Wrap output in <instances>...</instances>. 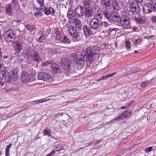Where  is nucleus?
I'll list each match as a JSON object with an SVG mask.
<instances>
[{"mask_svg": "<svg viewBox=\"0 0 156 156\" xmlns=\"http://www.w3.org/2000/svg\"><path fill=\"white\" fill-rule=\"evenodd\" d=\"M103 14L109 21H113L118 24H121V27L125 29H129L131 24L129 17L126 15H122L120 16L116 12H110L108 10H104Z\"/></svg>", "mask_w": 156, "mask_h": 156, "instance_id": "nucleus-1", "label": "nucleus"}, {"mask_svg": "<svg viewBox=\"0 0 156 156\" xmlns=\"http://www.w3.org/2000/svg\"><path fill=\"white\" fill-rule=\"evenodd\" d=\"M3 38L6 41L12 42L14 41L16 38L15 32L12 29L4 32L2 35Z\"/></svg>", "mask_w": 156, "mask_h": 156, "instance_id": "nucleus-2", "label": "nucleus"}, {"mask_svg": "<svg viewBox=\"0 0 156 156\" xmlns=\"http://www.w3.org/2000/svg\"><path fill=\"white\" fill-rule=\"evenodd\" d=\"M27 55L28 58L27 62L29 64H31L33 61L38 63L41 60L38 53L35 51H32L30 54Z\"/></svg>", "mask_w": 156, "mask_h": 156, "instance_id": "nucleus-3", "label": "nucleus"}, {"mask_svg": "<svg viewBox=\"0 0 156 156\" xmlns=\"http://www.w3.org/2000/svg\"><path fill=\"white\" fill-rule=\"evenodd\" d=\"M81 56L85 57L87 61H88L90 63H91L93 60V57L92 56L91 48L88 47L86 50L83 51L81 52Z\"/></svg>", "mask_w": 156, "mask_h": 156, "instance_id": "nucleus-4", "label": "nucleus"}, {"mask_svg": "<svg viewBox=\"0 0 156 156\" xmlns=\"http://www.w3.org/2000/svg\"><path fill=\"white\" fill-rule=\"evenodd\" d=\"M61 63L64 70L66 71L64 72L66 75H68L69 71L71 68L70 61L67 58H63L61 59Z\"/></svg>", "mask_w": 156, "mask_h": 156, "instance_id": "nucleus-5", "label": "nucleus"}, {"mask_svg": "<svg viewBox=\"0 0 156 156\" xmlns=\"http://www.w3.org/2000/svg\"><path fill=\"white\" fill-rule=\"evenodd\" d=\"M39 80L50 82L53 81V78L50 75L46 73L41 72L39 73L37 75Z\"/></svg>", "mask_w": 156, "mask_h": 156, "instance_id": "nucleus-6", "label": "nucleus"}, {"mask_svg": "<svg viewBox=\"0 0 156 156\" xmlns=\"http://www.w3.org/2000/svg\"><path fill=\"white\" fill-rule=\"evenodd\" d=\"M31 79L29 74L26 71H23L21 73V81L24 84L29 83L31 81Z\"/></svg>", "mask_w": 156, "mask_h": 156, "instance_id": "nucleus-7", "label": "nucleus"}, {"mask_svg": "<svg viewBox=\"0 0 156 156\" xmlns=\"http://www.w3.org/2000/svg\"><path fill=\"white\" fill-rule=\"evenodd\" d=\"M90 28L93 30H96L100 26V21L97 18H92L89 22Z\"/></svg>", "mask_w": 156, "mask_h": 156, "instance_id": "nucleus-8", "label": "nucleus"}, {"mask_svg": "<svg viewBox=\"0 0 156 156\" xmlns=\"http://www.w3.org/2000/svg\"><path fill=\"white\" fill-rule=\"evenodd\" d=\"M69 31L70 35L73 37V40L74 42L77 40V38L78 36L76 28L73 26L69 25L68 26Z\"/></svg>", "mask_w": 156, "mask_h": 156, "instance_id": "nucleus-9", "label": "nucleus"}, {"mask_svg": "<svg viewBox=\"0 0 156 156\" xmlns=\"http://www.w3.org/2000/svg\"><path fill=\"white\" fill-rule=\"evenodd\" d=\"M69 23L75 25L76 28L81 29L82 24L80 20L77 18L75 17L68 21Z\"/></svg>", "mask_w": 156, "mask_h": 156, "instance_id": "nucleus-10", "label": "nucleus"}, {"mask_svg": "<svg viewBox=\"0 0 156 156\" xmlns=\"http://www.w3.org/2000/svg\"><path fill=\"white\" fill-rule=\"evenodd\" d=\"M22 43L18 41L13 42L12 45L15 48V51L17 53H19L22 49Z\"/></svg>", "mask_w": 156, "mask_h": 156, "instance_id": "nucleus-11", "label": "nucleus"}, {"mask_svg": "<svg viewBox=\"0 0 156 156\" xmlns=\"http://www.w3.org/2000/svg\"><path fill=\"white\" fill-rule=\"evenodd\" d=\"M129 8L130 12L133 13L135 12L137 13L139 11V5L136 2V3H131L130 4Z\"/></svg>", "mask_w": 156, "mask_h": 156, "instance_id": "nucleus-12", "label": "nucleus"}, {"mask_svg": "<svg viewBox=\"0 0 156 156\" xmlns=\"http://www.w3.org/2000/svg\"><path fill=\"white\" fill-rule=\"evenodd\" d=\"M131 112L130 110H129L127 112H125L121 115H119L118 117L114 118L112 121L109 122L113 121H119L123 119H125L127 115H129Z\"/></svg>", "mask_w": 156, "mask_h": 156, "instance_id": "nucleus-13", "label": "nucleus"}, {"mask_svg": "<svg viewBox=\"0 0 156 156\" xmlns=\"http://www.w3.org/2000/svg\"><path fill=\"white\" fill-rule=\"evenodd\" d=\"M75 12L76 15H77L78 17H81L83 15L85 10L83 7L79 5L76 8Z\"/></svg>", "mask_w": 156, "mask_h": 156, "instance_id": "nucleus-14", "label": "nucleus"}, {"mask_svg": "<svg viewBox=\"0 0 156 156\" xmlns=\"http://www.w3.org/2000/svg\"><path fill=\"white\" fill-rule=\"evenodd\" d=\"M52 71L55 73H58L62 72L61 67L56 63H53L51 66Z\"/></svg>", "mask_w": 156, "mask_h": 156, "instance_id": "nucleus-15", "label": "nucleus"}, {"mask_svg": "<svg viewBox=\"0 0 156 156\" xmlns=\"http://www.w3.org/2000/svg\"><path fill=\"white\" fill-rule=\"evenodd\" d=\"M90 29V27H88L87 25H85L83 26V29L85 36H90L92 34V32Z\"/></svg>", "mask_w": 156, "mask_h": 156, "instance_id": "nucleus-16", "label": "nucleus"}, {"mask_svg": "<svg viewBox=\"0 0 156 156\" xmlns=\"http://www.w3.org/2000/svg\"><path fill=\"white\" fill-rule=\"evenodd\" d=\"M5 8L6 13L7 15L10 16L12 14V9L11 4L9 3L7 5H6Z\"/></svg>", "mask_w": 156, "mask_h": 156, "instance_id": "nucleus-17", "label": "nucleus"}, {"mask_svg": "<svg viewBox=\"0 0 156 156\" xmlns=\"http://www.w3.org/2000/svg\"><path fill=\"white\" fill-rule=\"evenodd\" d=\"M98 0H84V6L85 8H87V6H89L93 5V4L97 2Z\"/></svg>", "mask_w": 156, "mask_h": 156, "instance_id": "nucleus-18", "label": "nucleus"}, {"mask_svg": "<svg viewBox=\"0 0 156 156\" xmlns=\"http://www.w3.org/2000/svg\"><path fill=\"white\" fill-rule=\"evenodd\" d=\"M43 10L44 13L47 15H49L50 13L52 14L54 13V9L53 8L51 7L47 8L45 6Z\"/></svg>", "mask_w": 156, "mask_h": 156, "instance_id": "nucleus-19", "label": "nucleus"}, {"mask_svg": "<svg viewBox=\"0 0 156 156\" xmlns=\"http://www.w3.org/2000/svg\"><path fill=\"white\" fill-rule=\"evenodd\" d=\"M101 3L105 7H111L110 0H101Z\"/></svg>", "mask_w": 156, "mask_h": 156, "instance_id": "nucleus-20", "label": "nucleus"}, {"mask_svg": "<svg viewBox=\"0 0 156 156\" xmlns=\"http://www.w3.org/2000/svg\"><path fill=\"white\" fill-rule=\"evenodd\" d=\"M112 5L114 10H118L119 9L120 7L119 6L117 1L115 0L111 1Z\"/></svg>", "mask_w": 156, "mask_h": 156, "instance_id": "nucleus-21", "label": "nucleus"}, {"mask_svg": "<svg viewBox=\"0 0 156 156\" xmlns=\"http://www.w3.org/2000/svg\"><path fill=\"white\" fill-rule=\"evenodd\" d=\"M73 9H70L67 12V17L68 19V21H70L71 19H73L75 17V16L73 15Z\"/></svg>", "mask_w": 156, "mask_h": 156, "instance_id": "nucleus-22", "label": "nucleus"}, {"mask_svg": "<svg viewBox=\"0 0 156 156\" xmlns=\"http://www.w3.org/2000/svg\"><path fill=\"white\" fill-rule=\"evenodd\" d=\"M43 136H50L51 133V131L50 129L48 127H46L42 132Z\"/></svg>", "mask_w": 156, "mask_h": 156, "instance_id": "nucleus-23", "label": "nucleus"}, {"mask_svg": "<svg viewBox=\"0 0 156 156\" xmlns=\"http://www.w3.org/2000/svg\"><path fill=\"white\" fill-rule=\"evenodd\" d=\"M60 41L66 44H69L70 43V39L65 36H63V38L60 40Z\"/></svg>", "mask_w": 156, "mask_h": 156, "instance_id": "nucleus-24", "label": "nucleus"}, {"mask_svg": "<svg viewBox=\"0 0 156 156\" xmlns=\"http://www.w3.org/2000/svg\"><path fill=\"white\" fill-rule=\"evenodd\" d=\"M87 9L85 11V16L87 17H89L91 16L92 14V11L91 9L89 8L88 7H87Z\"/></svg>", "mask_w": 156, "mask_h": 156, "instance_id": "nucleus-25", "label": "nucleus"}, {"mask_svg": "<svg viewBox=\"0 0 156 156\" xmlns=\"http://www.w3.org/2000/svg\"><path fill=\"white\" fill-rule=\"evenodd\" d=\"M12 78L11 77V75L8 73H6V75L5 77V80L6 82L7 83H10L11 82Z\"/></svg>", "mask_w": 156, "mask_h": 156, "instance_id": "nucleus-26", "label": "nucleus"}, {"mask_svg": "<svg viewBox=\"0 0 156 156\" xmlns=\"http://www.w3.org/2000/svg\"><path fill=\"white\" fill-rule=\"evenodd\" d=\"M82 58H79L76 61V63L77 64L80 65L81 66L83 65L84 64V59L85 58V57H83V56Z\"/></svg>", "mask_w": 156, "mask_h": 156, "instance_id": "nucleus-27", "label": "nucleus"}, {"mask_svg": "<svg viewBox=\"0 0 156 156\" xmlns=\"http://www.w3.org/2000/svg\"><path fill=\"white\" fill-rule=\"evenodd\" d=\"M119 30L116 28H110L108 29V31L110 34H115Z\"/></svg>", "mask_w": 156, "mask_h": 156, "instance_id": "nucleus-28", "label": "nucleus"}, {"mask_svg": "<svg viewBox=\"0 0 156 156\" xmlns=\"http://www.w3.org/2000/svg\"><path fill=\"white\" fill-rule=\"evenodd\" d=\"M94 15L97 18V19H100L101 18L102 16V11L101 10H99L98 11L94 13Z\"/></svg>", "mask_w": 156, "mask_h": 156, "instance_id": "nucleus-29", "label": "nucleus"}, {"mask_svg": "<svg viewBox=\"0 0 156 156\" xmlns=\"http://www.w3.org/2000/svg\"><path fill=\"white\" fill-rule=\"evenodd\" d=\"M6 73L5 67L0 65V75H2L4 77L5 74Z\"/></svg>", "mask_w": 156, "mask_h": 156, "instance_id": "nucleus-30", "label": "nucleus"}, {"mask_svg": "<svg viewBox=\"0 0 156 156\" xmlns=\"http://www.w3.org/2000/svg\"><path fill=\"white\" fill-rule=\"evenodd\" d=\"M12 79L14 80H16L18 77L17 72V70H13L12 71Z\"/></svg>", "mask_w": 156, "mask_h": 156, "instance_id": "nucleus-31", "label": "nucleus"}, {"mask_svg": "<svg viewBox=\"0 0 156 156\" xmlns=\"http://www.w3.org/2000/svg\"><path fill=\"white\" fill-rule=\"evenodd\" d=\"M46 39V37L45 35H41V36L38 38L37 41L39 42H44Z\"/></svg>", "mask_w": 156, "mask_h": 156, "instance_id": "nucleus-32", "label": "nucleus"}, {"mask_svg": "<svg viewBox=\"0 0 156 156\" xmlns=\"http://www.w3.org/2000/svg\"><path fill=\"white\" fill-rule=\"evenodd\" d=\"M21 27L23 29V31L24 30V27H26L27 30H29L30 31H32V25H30V24H27L25 26L23 24L22 25Z\"/></svg>", "mask_w": 156, "mask_h": 156, "instance_id": "nucleus-33", "label": "nucleus"}, {"mask_svg": "<svg viewBox=\"0 0 156 156\" xmlns=\"http://www.w3.org/2000/svg\"><path fill=\"white\" fill-rule=\"evenodd\" d=\"M46 101V100L45 99H40L39 100H36L35 101H31L30 103V104H33V103H34L36 104H38V103H40L44 102Z\"/></svg>", "mask_w": 156, "mask_h": 156, "instance_id": "nucleus-34", "label": "nucleus"}, {"mask_svg": "<svg viewBox=\"0 0 156 156\" xmlns=\"http://www.w3.org/2000/svg\"><path fill=\"white\" fill-rule=\"evenodd\" d=\"M126 73L127 75H129L133 73L132 69L131 68H128L126 70Z\"/></svg>", "mask_w": 156, "mask_h": 156, "instance_id": "nucleus-35", "label": "nucleus"}, {"mask_svg": "<svg viewBox=\"0 0 156 156\" xmlns=\"http://www.w3.org/2000/svg\"><path fill=\"white\" fill-rule=\"evenodd\" d=\"M54 147H55V149L58 151H60L63 149L60 144L56 145Z\"/></svg>", "mask_w": 156, "mask_h": 156, "instance_id": "nucleus-36", "label": "nucleus"}, {"mask_svg": "<svg viewBox=\"0 0 156 156\" xmlns=\"http://www.w3.org/2000/svg\"><path fill=\"white\" fill-rule=\"evenodd\" d=\"M150 82L147 81H145L143 83L141 84L140 87L142 88L145 87L150 83Z\"/></svg>", "mask_w": 156, "mask_h": 156, "instance_id": "nucleus-37", "label": "nucleus"}, {"mask_svg": "<svg viewBox=\"0 0 156 156\" xmlns=\"http://www.w3.org/2000/svg\"><path fill=\"white\" fill-rule=\"evenodd\" d=\"M99 10H101V9L97 5H94L93 7V10L92 11H93V13H94L98 11Z\"/></svg>", "mask_w": 156, "mask_h": 156, "instance_id": "nucleus-38", "label": "nucleus"}, {"mask_svg": "<svg viewBox=\"0 0 156 156\" xmlns=\"http://www.w3.org/2000/svg\"><path fill=\"white\" fill-rule=\"evenodd\" d=\"M34 15L36 17L41 16L42 15V13L40 11H37L34 13Z\"/></svg>", "mask_w": 156, "mask_h": 156, "instance_id": "nucleus-39", "label": "nucleus"}, {"mask_svg": "<svg viewBox=\"0 0 156 156\" xmlns=\"http://www.w3.org/2000/svg\"><path fill=\"white\" fill-rule=\"evenodd\" d=\"M126 47L127 49H129L131 47L130 42L128 40H126L125 41Z\"/></svg>", "mask_w": 156, "mask_h": 156, "instance_id": "nucleus-40", "label": "nucleus"}, {"mask_svg": "<svg viewBox=\"0 0 156 156\" xmlns=\"http://www.w3.org/2000/svg\"><path fill=\"white\" fill-rule=\"evenodd\" d=\"M37 2L41 7L44 6V0H37Z\"/></svg>", "mask_w": 156, "mask_h": 156, "instance_id": "nucleus-41", "label": "nucleus"}, {"mask_svg": "<svg viewBox=\"0 0 156 156\" xmlns=\"http://www.w3.org/2000/svg\"><path fill=\"white\" fill-rule=\"evenodd\" d=\"M132 69L133 73L137 72L141 70V69L138 67L132 68Z\"/></svg>", "mask_w": 156, "mask_h": 156, "instance_id": "nucleus-42", "label": "nucleus"}, {"mask_svg": "<svg viewBox=\"0 0 156 156\" xmlns=\"http://www.w3.org/2000/svg\"><path fill=\"white\" fill-rule=\"evenodd\" d=\"M151 21L152 23H156V16L153 15L151 18Z\"/></svg>", "mask_w": 156, "mask_h": 156, "instance_id": "nucleus-43", "label": "nucleus"}, {"mask_svg": "<svg viewBox=\"0 0 156 156\" xmlns=\"http://www.w3.org/2000/svg\"><path fill=\"white\" fill-rule=\"evenodd\" d=\"M116 74V72L109 74L106 75L104 76L105 78H109L114 76Z\"/></svg>", "mask_w": 156, "mask_h": 156, "instance_id": "nucleus-44", "label": "nucleus"}, {"mask_svg": "<svg viewBox=\"0 0 156 156\" xmlns=\"http://www.w3.org/2000/svg\"><path fill=\"white\" fill-rule=\"evenodd\" d=\"M152 147H149L146 148L145 151L146 152H149L152 151Z\"/></svg>", "mask_w": 156, "mask_h": 156, "instance_id": "nucleus-45", "label": "nucleus"}, {"mask_svg": "<svg viewBox=\"0 0 156 156\" xmlns=\"http://www.w3.org/2000/svg\"><path fill=\"white\" fill-rule=\"evenodd\" d=\"M141 41V40L140 39H137V40H135L133 41V43L134 44H139L140 42Z\"/></svg>", "mask_w": 156, "mask_h": 156, "instance_id": "nucleus-46", "label": "nucleus"}, {"mask_svg": "<svg viewBox=\"0 0 156 156\" xmlns=\"http://www.w3.org/2000/svg\"><path fill=\"white\" fill-rule=\"evenodd\" d=\"M55 153V151H51L50 153L48 154L46 156H52L54 155Z\"/></svg>", "mask_w": 156, "mask_h": 156, "instance_id": "nucleus-47", "label": "nucleus"}, {"mask_svg": "<svg viewBox=\"0 0 156 156\" xmlns=\"http://www.w3.org/2000/svg\"><path fill=\"white\" fill-rule=\"evenodd\" d=\"M4 84V81L2 79V77H0V87L3 85Z\"/></svg>", "mask_w": 156, "mask_h": 156, "instance_id": "nucleus-48", "label": "nucleus"}, {"mask_svg": "<svg viewBox=\"0 0 156 156\" xmlns=\"http://www.w3.org/2000/svg\"><path fill=\"white\" fill-rule=\"evenodd\" d=\"M11 144H9L8 145L5 149V151H9V149L11 147Z\"/></svg>", "mask_w": 156, "mask_h": 156, "instance_id": "nucleus-49", "label": "nucleus"}, {"mask_svg": "<svg viewBox=\"0 0 156 156\" xmlns=\"http://www.w3.org/2000/svg\"><path fill=\"white\" fill-rule=\"evenodd\" d=\"M17 0H12L11 3L15 6L16 5L17 3Z\"/></svg>", "mask_w": 156, "mask_h": 156, "instance_id": "nucleus-50", "label": "nucleus"}, {"mask_svg": "<svg viewBox=\"0 0 156 156\" xmlns=\"http://www.w3.org/2000/svg\"><path fill=\"white\" fill-rule=\"evenodd\" d=\"M61 37L60 34H57L56 36V38L57 40H60L61 39Z\"/></svg>", "mask_w": 156, "mask_h": 156, "instance_id": "nucleus-51", "label": "nucleus"}, {"mask_svg": "<svg viewBox=\"0 0 156 156\" xmlns=\"http://www.w3.org/2000/svg\"><path fill=\"white\" fill-rule=\"evenodd\" d=\"M134 103V102L133 101H132L131 102H130L127 105H126V106H127V108L128 107H129V106H130L131 105Z\"/></svg>", "mask_w": 156, "mask_h": 156, "instance_id": "nucleus-52", "label": "nucleus"}, {"mask_svg": "<svg viewBox=\"0 0 156 156\" xmlns=\"http://www.w3.org/2000/svg\"><path fill=\"white\" fill-rule=\"evenodd\" d=\"M136 2H137L138 3H140L141 2H143L144 0H134Z\"/></svg>", "mask_w": 156, "mask_h": 156, "instance_id": "nucleus-53", "label": "nucleus"}, {"mask_svg": "<svg viewBox=\"0 0 156 156\" xmlns=\"http://www.w3.org/2000/svg\"><path fill=\"white\" fill-rule=\"evenodd\" d=\"M95 56L96 57L99 56V54L98 53H94L93 54H92V56Z\"/></svg>", "mask_w": 156, "mask_h": 156, "instance_id": "nucleus-54", "label": "nucleus"}, {"mask_svg": "<svg viewBox=\"0 0 156 156\" xmlns=\"http://www.w3.org/2000/svg\"><path fill=\"white\" fill-rule=\"evenodd\" d=\"M9 151H5V156H10Z\"/></svg>", "mask_w": 156, "mask_h": 156, "instance_id": "nucleus-55", "label": "nucleus"}, {"mask_svg": "<svg viewBox=\"0 0 156 156\" xmlns=\"http://www.w3.org/2000/svg\"><path fill=\"white\" fill-rule=\"evenodd\" d=\"M36 28L35 26L34 25H32V31L34 29H35Z\"/></svg>", "mask_w": 156, "mask_h": 156, "instance_id": "nucleus-56", "label": "nucleus"}, {"mask_svg": "<svg viewBox=\"0 0 156 156\" xmlns=\"http://www.w3.org/2000/svg\"><path fill=\"white\" fill-rule=\"evenodd\" d=\"M3 56L2 55V53L1 52V48H0V58H2Z\"/></svg>", "mask_w": 156, "mask_h": 156, "instance_id": "nucleus-57", "label": "nucleus"}, {"mask_svg": "<svg viewBox=\"0 0 156 156\" xmlns=\"http://www.w3.org/2000/svg\"><path fill=\"white\" fill-rule=\"evenodd\" d=\"M127 108V106H122L121 107V108L122 109H125Z\"/></svg>", "mask_w": 156, "mask_h": 156, "instance_id": "nucleus-58", "label": "nucleus"}, {"mask_svg": "<svg viewBox=\"0 0 156 156\" xmlns=\"http://www.w3.org/2000/svg\"><path fill=\"white\" fill-rule=\"evenodd\" d=\"M49 63V62H46L45 63V65H47L49 64V63Z\"/></svg>", "mask_w": 156, "mask_h": 156, "instance_id": "nucleus-59", "label": "nucleus"}, {"mask_svg": "<svg viewBox=\"0 0 156 156\" xmlns=\"http://www.w3.org/2000/svg\"><path fill=\"white\" fill-rule=\"evenodd\" d=\"M51 136V137H52V138H53L54 137L53 136H52L51 135V134H50V136Z\"/></svg>", "mask_w": 156, "mask_h": 156, "instance_id": "nucleus-60", "label": "nucleus"}, {"mask_svg": "<svg viewBox=\"0 0 156 156\" xmlns=\"http://www.w3.org/2000/svg\"><path fill=\"white\" fill-rule=\"evenodd\" d=\"M4 58H7V56H5L4 57Z\"/></svg>", "mask_w": 156, "mask_h": 156, "instance_id": "nucleus-61", "label": "nucleus"}, {"mask_svg": "<svg viewBox=\"0 0 156 156\" xmlns=\"http://www.w3.org/2000/svg\"><path fill=\"white\" fill-rule=\"evenodd\" d=\"M137 52H138V51H134V53H137Z\"/></svg>", "mask_w": 156, "mask_h": 156, "instance_id": "nucleus-62", "label": "nucleus"}, {"mask_svg": "<svg viewBox=\"0 0 156 156\" xmlns=\"http://www.w3.org/2000/svg\"><path fill=\"white\" fill-rule=\"evenodd\" d=\"M152 105V104H151V105H150V107L151 108H152V107H151Z\"/></svg>", "mask_w": 156, "mask_h": 156, "instance_id": "nucleus-63", "label": "nucleus"}, {"mask_svg": "<svg viewBox=\"0 0 156 156\" xmlns=\"http://www.w3.org/2000/svg\"><path fill=\"white\" fill-rule=\"evenodd\" d=\"M99 143V142H96V144H98Z\"/></svg>", "mask_w": 156, "mask_h": 156, "instance_id": "nucleus-64", "label": "nucleus"}]
</instances>
